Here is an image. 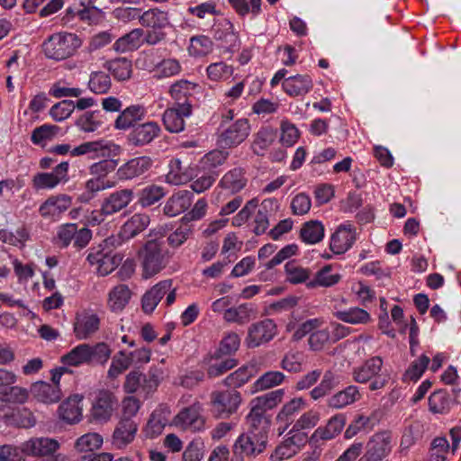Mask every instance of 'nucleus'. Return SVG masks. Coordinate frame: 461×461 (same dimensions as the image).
I'll use <instances>...</instances> for the list:
<instances>
[{
    "mask_svg": "<svg viewBox=\"0 0 461 461\" xmlns=\"http://www.w3.org/2000/svg\"><path fill=\"white\" fill-rule=\"evenodd\" d=\"M112 350L104 342L95 345L80 344L61 357V362L70 366L82 364H105L111 357Z\"/></svg>",
    "mask_w": 461,
    "mask_h": 461,
    "instance_id": "nucleus-1",
    "label": "nucleus"
},
{
    "mask_svg": "<svg viewBox=\"0 0 461 461\" xmlns=\"http://www.w3.org/2000/svg\"><path fill=\"white\" fill-rule=\"evenodd\" d=\"M81 41L74 33L59 32L50 36L42 44V50L48 59L63 60L75 54Z\"/></svg>",
    "mask_w": 461,
    "mask_h": 461,
    "instance_id": "nucleus-2",
    "label": "nucleus"
},
{
    "mask_svg": "<svg viewBox=\"0 0 461 461\" xmlns=\"http://www.w3.org/2000/svg\"><path fill=\"white\" fill-rule=\"evenodd\" d=\"M163 242L157 239L148 240L139 250L138 257L142 267L144 278H149L159 273L167 263L162 252Z\"/></svg>",
    "mask_w": 461,
    "mask_h": 461,
    "instance_id": "nucleus-3",
    "label": "nucleus"
},
{
    "mask_svg": "<svg viewBox=\"0 0 461 461\" xmlns=\"http://www.w3.org/2000/svg\"><path fill=\"white\" fill-rule=\"evenodd\" d=\"M140 23L150 28L147 31L144 41L149 45H156L167 38L165 29L171 26L168 13L159 8H151L141 14Z\"/></svg>",
    "mask_w": 461,
    "mask_h": 461,
    "instance_id": "nucleus-4",
    "label": "nucleus"
},
{
    "mask_svg": "<svg viewBox=\"0 0 461 461\" xmlns=\"http://www.w3.org/2000/svg\"><path fill=\"white\" fill-rule=\"evenodd\" d=\"M118 406L119 401L113 392L105 389L98 390L89 411L90 420L101 424L106 423L111 420Z\"/></svg>",
    "mask_w": 461,
    "mask_h": 461,
    "instance_id": "nucleus-5",
    "label": "nucleus"
},
{
    "mask_svg": "<svg viewBox=\"0 0 461 461\" xmlns=\"http://www.w3.org/2000/svg\"><path fill=\"white\" fill-rule=\"evenodd\" d=\"M159 375L160 371L156 367L150 368L147 375L139 370H133L126 375L123 388L128 393L140 391L145 396H148L157 390L159 384Z\"/></svg>",
    "mask_w": 461,
    "mask_h": 461,
    "instance_id": "nucleus-6",
    "label": "nucleus"
},
{
    "mask_svg": "<svg viewBox=\"0 0 461 461\" xmlns=\"http://www.w3.org/2000/svg\"><path fill=\"white\" fill-rule=\"evenodd\" d=\"M241 402V395L236 390L215 391L211 393L212 414L226 419L235 413Z\"/></svg>",
    "mask_w": 461,
    "mask_h": 461,
    "instance_id": "nucleus-7",
    "label": "nucleus"
},
{
    "mask_svg": "<svg viewBox=\"0 0 461 461\" xmlns=\"http://www.w3.org/2000/svg\"><path fill=\"white\" fill-rule=\"evenodd\" d=\"M391 451V432L380 431L369 438L366 446V452L358 461H382Z\"/></svg>",
    "mask_w": 461,
    "mask_h": 461,
    "instance_id": "nucleus-8",
    "label": "nucleus"
},
{
    "mask_svg": "<svg viewBox=\"0 0 461 461\" xmlns=\"http://www.w3.org/2000/svg\"><path fill=\"white\" fill-rule=\"evenodd\" d=\"M267 435L249 430L248 434L240 435L234 444V453L241 456H255L262 453L267 446Z\"/></svg>",
    "mask_w": 461,
    "mask_h": 461,
    "instance_id": "nucleus-9",
    "label": "nucleus"
},
{
    "mask_svg": "<svg viewBox=\"0 0 461 461\" xmlns=\"http://www.w3.org/2000/svg\"><path fill=\"white\" fill-rule=\"evenodd\" d=\"M86 260L90 265L96 266L97 273L104 276L121 264L122 257L118 253H113L112 250H104L102 245H99L97 248L90 249Z\"/></svg>",
    "mask_w": 461,
    "mask_h": 461,
    "instance_id": "nucleus-10",
    "label": "nucleus"
},
{
    "mask_svg": "<svg viewBox=\"0 0 461 461\" xmlns=\"http://www.w3.org/2000/svg\"><path fill=\"white\" fill-rule=\"evenodd\" d=\"M249 131L248 119L237 120L219 135L217 143L222 149L237 147L248 138Z\"/></svg>",
    "mask_w": 461,
    "mask_h": 461,
    "instance_id": "nucleus-11",
    "label": "nucleus"
},
{
    "mask_svg": "<svg viewBox=\"0 0 461 461\" xmlns=\"http://www.w3.org/2000/svg\"><path fill=\"white\" fill-rule=\"evenodd\" d=\"M276 334V325L270 319H265L251 324L246 338L247 346L250 348L269 342Z\"/></svg>",
    "mask_w": 461,
    "mask_h": 461,
    "instance_id": "nucleus-12",
    "label": "nucleus"
},
{
    "mask_svg": "<svg viewBox=\"0 0 461 461\" xmlns=\"http://www.w3.org/2000/svg\"><path fill=\"white\" fill-rule=\"evenodd\" d=\"M100 327V319L91 311L84 310L77 312L73 323L75 337L79 339H87L95 334Z\"/></svg>",
    "mask_w": 461,
    "mask_h": 461,
    "instance_id": "nucleus-13",
    "label": "nucleus"
},
{
    "mask_svg": "<svg viewBox=\"0 0 461 461\" xmlns=\"http://www.w3.org/2000/svg\"><path fill=\"white\" fill-rule=\"evenodd\" d=\"M192 113V104L190 102H184L176 105V107L168 108L164 112L163 123L165 128L170 132H180L185 128V117H188Z\"/></svg>",
    "mask_w": 461,
    "mask_h": 461,
    "instance_id": "nucleus-14",
    "label": "nucleus"
},
{
    "mask_svg": "<svg viewBox=\"0 0 461 461\" xmlns=\"http://www.w3.org/2000/svg\"><path fill=\"white\" fill-rule=\"evenodd\" d=\"M137 430L138 424L132 419L122 417L114 428L112 444L116 448H124L134 440Z\"/></svg>",
    "mask_w": 461,
    "mask_h": 461,
    "instance_id": "nucleus-15",
    "label": "nucleus"
},
{
    "mask_svg": "<svg viewBox=\"0 0 461 461\" xmlns=\"http://www.w3.org/2000/svg\"><path fill=\"white\" fill-rule=\"evenodd\" d=\"M356 240V229L351 224L339 225L331 235L330 249L334 254L348 251Z\"/></svg>",
    "mask_w": 461,
    "mask_h": 461,
    "instance_id": "nucleus-16",
    "label": "nucleus"
},
{
    "mask_svg": "<svg viewBox=\"0 0 461 461\" xmlns=\"http://www.w3.org/2000/svg\"><path fill=\"white\" fill-rule=\"evenodd\" d=\"M212 32L214 39L221 41V47L230 52H233L240 45L239 36L234 32L232 23L226 19L215 23L212 26Z\"/></svg>",
    "mask_w": 461,
    "mask_h": 461,
    "instance_id": "nucleus-17",
    "label": "nucleus"
},
{
    "mask_svg": "<svg viewBox=\"0 0 461 461\" xmlns=\"http://www.w3.org/2000/svg\"><path fill=\"white\" fill-rule=\"evenodd\" d=\"M306 402L302 397H295L285 402L278 411L276 420L277 423L283 425L279 429L284 433L290 425L296 421V416L305 408Z\"/></svg>",
    "mask_w": 461,
    "mask_h": 461,
    "instance_id": "nucleus-18",
    "label": "nucleus"
},
{
    "mask_svg": "<svg viewBox=\"0 0 461 461\" xmlns=\"http://www.w3.org/2000/svg\"><path fill=\"white\" fill-rule=\"evenodd\" d=\"M59 443L50 438H34L23 444V451L38 456L50 457L59 449Z\"/></svg>",
    "mask_w": 461,
    "mask_h": 461,
    "instance_id": "nucleus-19",
    "label": "nucleus"
},
{
    "mask_svg": "<svg viewBox=\"0 0 461 461\" xmlns=\"http://www.w3.org/2000/svg\"><path fill=\"white\" fill-rule=\"evenodd\" d=\"M133 198L131 189H122L111 194L102 203L99 215H113L128 206Z\"/></svg>",
    "mask_w": 461,
    "mask_h": 461,
    "instance_id": "nucleus-20",
    "label": "nucleus"
},
{
    "mask_svg": "<svg viewBox=\"0 0 461 461\" xmlns=\"http://www.w3.org/2000/svg\"><path fill=\"white\" fill-rule=\"evenodd\" d=\"M82 401V395L74 394L62 402L59 406V418L68 424L78 423L83 418Z\"/></svg>",
    "mask_w": 461,
    "mask_h": 461,
    "instance_id": "nucleus-21",
    "label": "nucleus"
},
{
    "mask_svg": "<svg viewBox=\"0 0 461 461\" xmlns=\"http://www.w3.org/2000/svg\"><path fill=\"white\" fill-rule=\"evenodd\" d=\"M201 405L196 402L184 408L175 418L177 426H181L185 429L200 430L203 424V419L200 415Z\"/></svg>",
    "mask_w": 461,
    "mask_h": 461,
    "instance_id": "nucleus-22",
    "label": "nucleus"
},
{
    "mask_svg": "<svg viewBox=\"0 0 461 461\" xmlns=\"http://www.w3.org/2000/svg\"><path fill=\"white\" fill-rule=\"evenodd\" d=\"M160 132L157 122H146L135 126L129 134V141L135 147L150 143Z\"/></svg>",
    "mask_w": 461,
    "mask_h": 461,
    "instance_id": "nucleus-23",
    "label": "nucleus"
},
{
    "mask_svg": "<svg viewBox=\"0 0 461 461\" xmlns=\"http://www.w3.org/2000/svg\"><path fill=\"white\" fill-rule=\"evenodd\" d=\"M313 86L309 75L297 74L285 78L282 83L283 90L290 96H303L308 94Z\"/></svg>",
    "mask_w": 461,
    "mask_h": 461,
    "instance_id": "nucleus-24",
    "label": "nucleus"
},
{
    "mask_svg": "<svg viewBox=\"0 0 461 461\" xmlns=\"http://www.w3.org/2000/svg\"><path fill=\"white\" fill-rule=\"evenodd\" d=\"M258 309L252 303H241L237 307H230L224 311L223 319L227 322L244 325L257 318Z\"/></svg>",
    "mask_w": 461,
    "mask_h": 461,
    "instance_id": "nucleus-25",
    "label": "nucleus"
},
{
    "mask_svg": "<svg viewBox=\"0 0 461 461\" xmlns=\"http://www.w3.org/2000/svg\"><path fill=\"white\" fill-rule=\"evenodd\" d=\"M248 176L245 168L236 167L226 172L220 181V186L230 192L237 194L246 187Z\"/></svg>",
    "mask_w": 461,
    "mask_h": 461,
    "instance_id": "nucleus-26",
    "label": "nucleus"
},
{
    "mask_svg": "<svg viewBox=\"0 0 461 461\" xmlns=\"http://www.w3.org/2000/svg\"><path fill=\"white\" fill-rule=\"evenodd\" d=\"M152 164L153 161L149 157L134 158L122 166L117 174L121 179H132L147 172Z\"/></svg>",
    "mask_w": 461,
    "mask_h": 461,
    "instance_id": "nucleus-27",
    "label": "nucleus"
},
{
    "mask_svg": "<svg viewBox=\"0 0 461 461\" xmlns=\"http://www.w3.org/2000/svg\"><path fill=\"white\" fill-rule=\"evenodd\" d=\"M172 280H163L144 294L141 299L142 310L145 313H151L163 296L170 290Z\"/></svg>",
    "mask_w": 461,
    "mask_h": 461,
    "instance_id": "nucleus-28",
    "label": "nucleus"
},
{
    "mask_svg": "<svg viewBox=\"0 0 461 461\" xmlns=\"http://www.w3.org/2000/svg\"><path fill=\"white\" fill-rule=\"evenodd\" d=\"M30 392L33 398L45 404L58 402L62 396L59 385H51L43 381L33 383Z\"/></svg>",
    "mask_w": 461,
    "mask_h": 461,
    "instance_id": "nucleus-29",
    "label": "nucleus"
},
{
    "mask_svg": "<svg viewBox=\"0 0 461 461\" xmlns=\"http://www.w3.org/2000/svg\"><path fill=\"white\" fill-rule=\"evenodd\" d=\"M383 367V360L379 357H374L366 360L362 366L353 369V378L356 382L366 384L377 375Z\"/></svg>",
    "mask_w": 461,
    "mask_h": 461,
    "instance_id": "nucleus-30",
    "label": "nucleus"
},
{
    "mask_svg": "<svg viewBox=\"0 0 461 461\" xmlns=\"http://www.w3.org/2000/svg\"><path fill=\"white\" fill-rule=\"evenodd\" d=\"M361 399V393L356 385H348L328 399L327 405L332 409H342Z\"/></svg>",
    "mask_w": 461,
    "mask_h": 461,
    "instance_id": "nucleus-31",
    "label": "nucleus"
},
{
    "mask_svg": "<svg viewBox=\"0 0 461 461\" xmlns=\"http://www.w3.org/2000/svg\"><path fill=\"white\" fill-rule=\"evenodd\" d=\"M192 203V194L189 191H179L167 201L164 213L169 217L176 216L186 211Z\"/></svg>",
    "mask_w": 461,
    "mask_h": 461,
    "instance_id": "nucleus-32",
    "label": "nucleus"
},
{
    "mask_svg": "<svg viewBox=\"0 0 461 461\" xmlns=\"http://www.w3.org/2000/svg\"><path fill=\"white\" fill-rule=\"evenodd\" d=\"M346 415L339 413L331 417L326 426L319 427L313 433V438L329 440L338 436L346 425Z\"/></svg>",
    "mask_w": 461,
    "mask_h": 461,
    "instance_id": "nucleus-33",
    "label": "nucleus"
},
{
    "mask_svg": "<svg viewBox=\"0 0 461 461\" xmlns=\"http://www.w3.org/2000/svg\"><path fill=\"white\" fill-rule=\"evenodd\" d=\"M70 205L71 198L66 194L51 196L41 205L39 212L44 218L59 215L67 211Z\"/></svg>",
    "mask_w": 461,
    "mask_h": 461,
    "instance_id": "nucleus-34",
    "label": "nucleus"
},
{
    "mask_svg": "<svg viewBox=\"0 0 461 461\" xmlns=\"http://www.w3.org/2000/svg\"><path fill=\"white\" fill-rule=\"evenodd\" d=\"M284 396V389L270 391L253 398L249 402V406L256 407L258 410L267 413L268 411L275 409L282 402Z\"/></svg>",
    "mask_w": 461,
    "mask_h": 461,
    "instance_id": "nucleus-35",
    "label": "nucleus"
},
{
    "mask_svg": "<svg viewBox=\"0 0 461 461\" xmlns=\"http://www.w3.org/2000/svg\"><path fill=\"white\" fill-rule=\"evenodd\" d=\"M104 68H105L113 77L119 81L129 79L132 74V63L131 60L127 58H116L107 60L104 64Z\"/></svg>",
    "mask_w": 461,
    "mask_h": 461,
    "instance_id": "nucleus-36",
    "label": "nucleus"
},
{
    "mask_svg": "<svg viewBox=\"0 0 461 461\" xmlns=\"http://www.w3.org/2000/svg\"><path fill=\"white\" fill-rule=\"evenodd\" d=\"M144 35L142 29L137 28L119 38L113 43V50L116 52L133 51L140 47L141 38Z\"/></svg>",
    "mask_w": 461,
    "mask_h": 461,
    "instance_id": "nucleus-37",
    "label": "nucleus"
},
{
    "mask_svg": "<svg viewBox=\"0 0 461 461\" xmlns=\"http://www.w3.org/2000/svg\"><path fill=\"white\" fill-rule=\"evenodd\" d=\"M300 238L306 244H316L324 238V226L317 220L304 222L300 230Z\"/></svg>",
    "mask_w": 461,
    "mask_h": 461,
    "instance_id": "nucleus-38",
    "label": "nucleus"
},
{
    "mask_svg": "<svg viewBox=\"0 0 461 461\" xmlns=\"http://www.w3.org/2000/svg\"><path fill=\"white\" fill-rule=\"evenodd\" d=\"M149 216L146 213H135L122 226V234L126 240L134 238L149 224Z\"/></svg>",
    "mask_w": 461,
    "mask_h": 461,
    "instance_id": "nucleus-39",
    "label": "nucleus"
},
{
    "mask_svg": "<svg viewBox=\"0 0 461 461\" xmlns=\"http://www.w3.org/2000/svg\"><path fill=\"white\" fill-rule=\"evenodd\" d=\"M255 366H243L229 375L224 380L223 384L231 390H235L248 383L250 378L255 375Z\"/></svg>",
    "mask_w": 461,
    "mask_h": 461,
    "instance_id": "nucleus-40",
    "label": "nucleus"
},
{
    "mask_svg": "<svg viewBox=\"0 0 461 461\" xmlns=\"http://www.w3.org/2000/svg\"><path fill=\"white\" fill-rule=\"evenodd\" d=\"M247 422L251 430L267 434V430L271 423V415L250 406V411L247 416Z\"/></svg>",
    "mask_w": 461,
    "mask_h": 461,
    "instance_id": "nucleus-41",
    "label": "nucleus"
},
{
    "mask_svg": "<svg viewBox=\"0 0 461 461\" xmlns=\"http://www.w3.org/2000/svg\"><path fill=\"white\" fill-rule=\"evenodd\" d=\"M196 87L197 85L193 82L179 80L170 86L169 94L176 100V105H179L184 102H190L189 96L193 95Z\"/></svg>",
    "mask_w": 461,
    "mask_h": 461,
    "instance_id": "nucleus-42",
    "label": "nucleus"
},
{
    "mask_svg": "<svg viewBox=\"0 0 461 461\" xmlns=\"http://www.w3.org/2000/svg\"><path fill=\"white\" fill-rule=\"evenodd\" d=\"M452 401L445 390L434 392L429 397V409L432 413L443 414L451 408Z\"/></svg>",
    "mask_w": 461,
    "mask_h": 461,
    "instance_id": "nucleus-43",
    "label": "nucleus"
},
{
    "mask_svg": "<svg viewBox=\"0 0 461 461\" xmlns=\"http://www.w3.org/2000/svg\"><path fill=\"white\" fill-rule=\"evenodd\" d=\"M334 315L341 321L350 324H366L370 321V314L364 309L353 307L347 311H338Z\"/></svg>",
    "mask_w": 461,
    "mask_h": 461,
    "instance_id": "nucleus-44",
    "label": "nucleus"
},
{
    "mask_svg": "<svg viewBox=\"0 0 461 461\" xmlns=\"http://www.w3.org/2000/svg\"><path fill=\"white\" fill-rule=\"evenodd\" d=\"M276 134L271 128L263 127L255 135L251 144L253 152L258 156L264 155L267 149L272 144Z\"/></svg>",
    "mask_w": 461,
    "mask_h": 461,
    "instance_id": "nucleus-45",
    "label": "nucleus"
},
{
    "mask_svg": "<svg viewBox=\"0 0 461 461\" xmlns=\"http://www.w3.org/2000/svg\"><path fill=\"white\" fill-rule=\"evenodd\" d=\"M30 391L26 388L9 385L5 389L0 390V401L4 402L23 404L27 402Z\"/></svg>",
    "mask_w": 461,
    "mask_h": 461,
    "instance_id": "nucleus-46",
    "label": "nucleus"
},
{
    "mask_svg": "<svg viewBox=\"0 0 461 461\" xmlns=\"http://www.w3.org/2000/svg\"><path fill=\"white\" fill-rule=\"evenodd\" d=\"M285 376L279 371H268L263 374L254 384L252 393L264 391L281 384Z\"/></svg>",
    "mask_w": 461,
    "mask_h": 461,
    "instance_id": "nucleus-47",
    "label": "nucleus"
},
{
    "mask_svg": "<svg viewBox=\"0 0 461 461\" xmlns=\"http://www.w3.org/2000/svg\"><path fill=\"white\" fill-rule=\"evenodd\" d=\"M131 298V291L126 285H119L109 293V305L113 311H122Z\"/></svg>",
    "mask_w": 461,
    "mask_h": 461,
    "instance_id": "nucleus-48",
    "label": "nucleus"
},
{
    "mask_svg": "<svg viewBox=\"0 0 461 461\" xmlns=\"http://www.w3.org/2000/svg\"><path fill=\"white\" fill-rule=\"evenodd\" d=\"M331 266L327 265L324 266L321 270H319L314 279L311 280L306 284L309 288H315L317 286L329 287L336 285L340 280V275L335 274L331 275Z\"/></svg>",
    "mask_w": 461,
    "mask_h": 461,
    "instance_id": "nucleus-49",
    "label": "nucleus"
},
{
    "mask_svg": "<svg viewBox=\"0 0 461 461\" xmlns=\"http://www.w3.org/2000/svg\"><path fill=\"white\" fill-rule=\"evenodd\" d=\"M143 110L140 105H132L124 109L115 120V127L117 129H128L134 122L140 120Z\"/></svg>",
    "mask_w": 461,
    "mask_h": 461,
    "instance_id": "nucleus-50",
    "label": "nucleus"
},
{
    "mask_svg": "<svg viewBox=\"0 0 461 461\" xmlns=\"http://www.w3.org/2000/svg\"><path fill=\"white\" fill-rule=\"evenodd\" d=\"M103 444V438L95 432L86 433L78 438L75 443V448L80 452H93Z\"/></svg>",
    "mask_w": 461,
    "mask_h": 461,
    "instance_id": "nucleus-51",
    "label": "nucleus"
},
{
    "mask_svg": "<svg viewBox=\"0 0 461 461\" xmlns=\"http://www.w3.org/2000/svg\"><path fill=\"white\" fill-rule=\"evenodd\" d=\"M101 111L86 112L77 121L76 124L86 132L95 131L102 123Z\"/></svg>",
    "mask_w": 461,
    "mask_h": 461,
    "instance_id": "nucleus-52",
    "label": "nucleus"
},
{
    "mask_svg": "<svg viewBox=\"0 0 461 461\" xmlns=\"http://www.w3.org/2000/svg\"><path fill=\"white\" fill-rule=\"evenodd\" d=\"M88 86L95 94H105L112 86L110 76L104 71L92 72Z\"/></svg>",
    "mask_w": 461,
    "mask_h": 461,
    "instance_id": "nucleus-53",
    "label": "nucleus"
},
{
    "mask_svg": "<svg viewBox=\"0 0 461 461\" xmlns=\"http://www.w3.org/2000/svg\"><path fill=\"white\" fill-rule=\"evenodd\" d=\"M213 43L207 36H195L192 37L189 46V53L194 57H203L211 53L212 50Z\"/></svg>",
    "mask_w": 461,
    "mask_h": 461,
    "instance_id": "nucleus-54",
    "label": "nucleus"
},
{
    "mask_svg": "<svg viewBox=\"0 0 461 461\" xmlns=\"http://www.w3.org/2000/svg\"><path fill=\"white\" fill-rule=\"evenodd\" d=\"M285 271L286 274V280L293 285L306 282L312 273L310 269L299 267L294 262L286 263L285 266Z\"/></svg>",
    "mask_w": 461,
    "mask_h": 461,
    "instance_id": "nucleus-55",
    "label": "nucleus"
},
{
    "mask_svg": "<svg viewBox=\"0 0 461 461\" xmlns=\"http://www.w3.org/2000/svg\"><path fill=\"white\" fill-rule=\"evenodd\" d=\"M132 363V357L126 355L124 351H119L112 360V364L108 370L110 378H116L122 372L127 370Z\"/></svg>",
    "mask_w": 461,
    "mask_h": 461,
    "instance_id": "nucleus-56",
    "label": "nucleus"
},
{
    "mask_svg": "<svg viewBox=\"0 0 461 461\" xmlns=\"http://www.w3.org/2000/svg\"><path fill=\"white\" fill-rule=\"evenodd\" d=\"M274 203V200L266 199L261 203V208L258 211L255 217V228L254 233L256 235H261L266 232L269 226L267 208L271 207Z\"/></svg>",
    "mask_w": 461,
    "mask_h": 461,
    "instance_id": "nucleus-57",
    "label": "nucleus"
},
{
    "mask_svg": "<svg viewBox=\"0 0 461 461\" xmlns=\"http://www.w3.org/2000/svg\"><path fill=\"white\" fill-rule=\"evenodd\" d=\"M430 359L426 355H421L413 361L403 375V380L417 381L428 367Z\"/></svg>",
    "mask_w": 461,
    "mask_h": 461,
    "instance_id": "nucleus-58",
    "label": "nucleus"
},
{
    "mask_svg": "<svg viewBox=\"0 0 461 461\" xmlns=\"http://www.w3.org/2000/svg\"><path fill=\"white\" fill-rule=\"evenodd\" d=\"M165 192L161 186L155 185L143 188L140 194V203L146 207L150 206L164 197Z\"/></svg>",
    "mask_w": 461,
    "mask_h": 461,
    "instance_id": "nucleus-59",
    "label": "nucleus"
},
{
    "mask_svg": "<svg viewBox=\"0 0 461 461\" xmlns=\"http://www.w3.org/2000/svg\"><path fill=\"white\" fill-rule=\"evenodd\" d=\"M75 110V104L71 100H62L55 104L50 110V116L56 122L68 118Z\"/></svg>",
    "mask_w": 461,
    "mask_h": 461,
    "instance_id": "nucleus-60",
    "label": "nucleus"
},
{
    "mask_svg": "<svg viewBox=\"0 0 461 461\" xmlns=\"http://www.w3.org/2000/svg\"><path fill=\"white\" fill-rule=\"evenodd\" d=\"M300 137V131L294 124L284 121L281 122V137L280 141L286 147L294 145Z\"/></svg>",
    "mask_w": 461,
    "mask_h": 461,
    "instance_id": "nucleus-61",
    "label": "nucleus"
},
{
    "mask_svg": "<svg viewBox=\"0 0 461 461\" xmlns=\"http://www.w3.org/2000/svg\"><path fill=\"white\" fill-rule=\"evenodd\" d=\"M181 71L180 63L175 59H163L157 68L158 78L169 77L177 75Z\"/></svg>",
    "mask_w": 461,
    "mask_h": 461,
    "instance_id": "nucleus-62",
    "label": "nucleus"
},
{
    "mask_svg": "<svg viewBox=\"0 0 461 461\" xmlns=\"http://www.w3.org/2000/svg\"><path fill=\"white\" fill-rule=\"evenodd\" d=\"M232 67L222 61L212 63L207 68L208 77L214 81L228 78L232 75Z\"/></svg>",
    "mask_w": 461,
    "mask_h": 461,
    "instance_id": "nucleus-63",
    "label": "nucleus"
},
{
    "mask_svg": "<svg viewBox=\"0 0 461 461\" xmlns=\"http://www.w3.org/2000/svg\"><path fill=\"white\" fill-rule=\"evenodd\" d=\"M450 448L447 439L444 437H438L431 443V459L433 461H445L446 454Z\"/></svg>",
    "mask_w": 461,
    "mask_h": 461,
    "instance_id": "nucleus-64",
    "label": "nucleus"
}]
</instances>
